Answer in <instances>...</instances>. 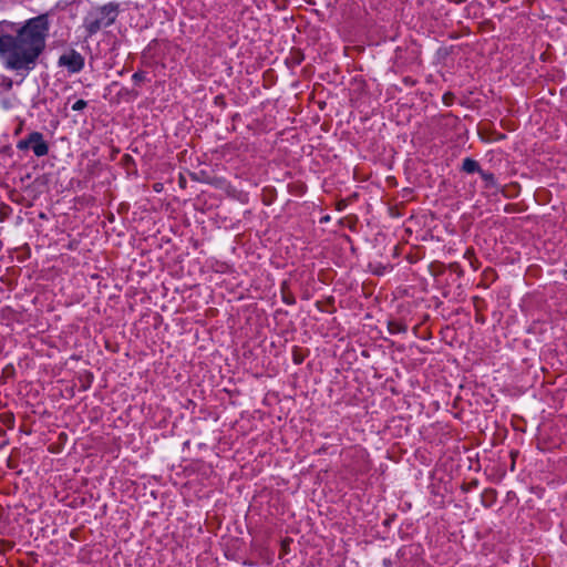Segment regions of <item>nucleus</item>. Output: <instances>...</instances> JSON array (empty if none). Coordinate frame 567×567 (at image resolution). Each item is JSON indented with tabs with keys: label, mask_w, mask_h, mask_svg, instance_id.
Instances as JSON below:
<instances>
[{
	"label": "nucleus",
	"mask_w": 567,
	"mask_h": 567,
	"mask_svg": "<svg viewBox=\"0 0 567 567\" xmlns=\"http://www.w3.org/2000/svg\"><path fill=\"white\" fill-rule=\"evenodd\" d=\"M118 16V4L109 2L93 8L84 19V28L90 35L113 24Z\"/></svg>",
	"instance_id": "f03ea898"
},
{
	"label": "nucleus",
	"mask_w": 567,
	"mask_h": 567,
	"mask_svg": "<svg viewBox=\"0 0 567 567\" xmlns=\"http://www.w3.org/2000/svg\"><path fill=\"white\" fill-rule=\"evenodd\" d=\"M59 65L71 73H78L84 68V58L75 50H71L59 58Z\"/></svg>",
	"instance_id": "20e7f679"
},
{
	"label": "nucleus",
	"mask_w": 567,
	"mask_h": 567,
	"mask_svg": "<svg viewBox=\"0 0 567 567\" xmlns=\"http://www.w3.org/2000/svg\"><path fill=\"white\" fill-rule=\"evenodd\" d=\"M478 174L481 175L482 179L485 182V187H488V188L497 187L496 178L493 173L485 172L482 169Z\"/></svg>",
	"instance_id": "423d86ee"
},
{
	"label": "nucleus",
	"mask_w": 567,
	"mask_h": 567,
	"mask_svg": "<svg viewBox=\"0 0 567 567\" xmlns=\"http://www.w3.org/2000/svg\"><path fill=\"white\" fill-rule=\"evenodd\" d=\"M87 105V102L84 101V100H78L73 105H72V110L73 111H82L83 109H85Z\"/></svg>",
	"instance_id": "1a4fd4ad"
},
{
	"label": "nucleus",
	"mask_w": 567,
	"mask_h": 567,
	"mask_svg": "<svg viewBox=\"0 0 567 567\" xmlns=\"http://www.w3.org/2000/svg\"><path fill=\"white\" fill-rule=\"evenodd\" d=\"M462 169L468 174L480 173L482 171L478 162L470 157L463 159Z\"/></svg>",
	"instance_id": "39448f33"
},
{
	"label": "nucleus",
	"mask_w": 567,
	"mask_h": 567,
	"mask_svg": "<svg viewBox=\"0 0 567 567\" xmlns=\"http://www.w3.org/2000/svg\"><path fill=\"white\" fill-rule=\"evenodd\" d=\"M0 420H1L4 424H7L9 427H12V426H13V424H14V416H13V414H8V413H6V414H1V415H0Z\"/></svg>",
	"instance_id": "6e6552de"
},
{
	"label": "nucleus",
	"mask_w": 567,
	"mask_h": 567,
	"mask_svg": "<svg viewBox=\"0 0 567 567\" xmlns=\"http://www.w3.org/2000/svg\"><path fill=\"white\" fill-rule=\"evenodd\" d=\"M49 20L45 14L29 19L16 35L0 34V55L7 69L30 70L45 47Z\"/></svg>",
	"instance_id": "f257e3e1"
},
{
	"label": "nucleus",
	"mask_w": 567,
	"mask_h": 567,
	"mask_svg": "<svg viewBox=\"0 0 567 567\" xmlns=\"http://www.w3.org/2000/svg\"><path fill=\"white\" fill-rule=\"evenodd\" d=\"M132 80L135 84H140L146 80V72L137 71L132 75Z\"/></svg>",
	"instance_id": "0eeeda50"
},
{
	"label": "nucleus",
	"mask_w": 567,
	"mask_h": 567,
	"mask_svg": "<svg viewBox=\"0 0 567 567\" xmlns=\"http://www.w3.org/2000/svg\"><path fill=\"white\" fill-rule=\"evenodd\" d=\"M17 148L20 151L32 148L37 157L45 156L49 153V145L40 132H31L25 138L20 140L17 143Z\"/></svg>",
	"instance_id": "7ed1b4c3"
}]
</instances>
